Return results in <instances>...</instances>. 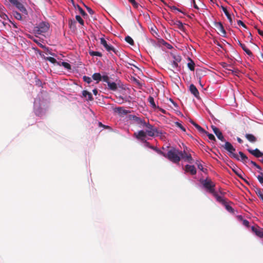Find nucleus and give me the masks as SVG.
I'll list each match as a JSON object with an SVG mask.
<instances>
[{
  "label": "nucleus",
  "mask_w": 263,
  "mask_h": 263,
  "mask_svg": "<svg viewBox=\"0 0 263 263\" xmlns=\"http://www.w3.org/2000/svg\"><path fill=\"white\" fill-rule=\"evenodd\" d=\"M233 171L235 173V174L237 175L238 177H239L240 178L243 179L247 183H248V184L249 183L246 180L243 179V178L242 177L241 172L240 170H238V169L233 168Z\"/></svg>",
  "instance_id": "nucleus-28"
},
{
  "label": "nucleus",
  "mask_w": 263,
  "mask_h": 263,
  "mask_svg": "<svg viewBox=\"0 0 263 263\" xmlns=\"http://www.w3.org/2000/svg\"><path fill=\"white\" fill-rule=\"evenodd\" d=\"M171 25H176L178 29L182 31H184L185 28L182 23L180 21H172Z\"/></svg>",
  "instance_id": "nucleus-18"
},
{
  "label": "nucleus",
  "mask_w": 263,
  "mask_h": 263,
  "mask_svg": "<svg viewBox=\"0 0 263 263\" xmlns=\"http://www.w3.org/2000/svg\"><path fill=\"white\" fill-rule=\"evenodd\" d=\"M60 65L63 66L65 68H66L67 70H70L71 69V65L65 62H61V64H59Z\"/></svg>",
  "instance_id": "nucleus-33"
},
{
  "label": "nucleus",
  "mask_w": 263,
  "mask_h": 263,
  "mask_svg": "<svg viewBox=\"0 0 263 263\" xmlns=\"http://www.w3.org/2000/svg\"><path fill=\"white\" fill-rule=\"evenodd\" d=\"M225 69L226 70H229V71H231L232 73H234L235 75H236V73H237V70H231V69H229V68H228V67H226Z\"/></svg>",
  "instance_id": "nucleus-53"
},
{
  "label": "nucleus",
  "mask_w": 263,
  "mask_h": 263,
  "mask_svg": "<svg viewBox=\"0 0 263 263\" xmlns=\"http://www.w3.org/2000/svg\"><path fill=\"white\" fill-rule=\"evenodd\" d=\"M176 126L180 128L182 130L185 132V128L182 125V124L178 122H176L175 123Z\"/></svg>",
  "instance_id": "nucleus-45"
},
{
  "label": "nucleus",
  "mask_w": 263,
  "mask_h": 263,
  "mask_svg": "<svg viewBox=\"0 0 263 263\" xmlns=\"http://www.w3.org/2000/svg\"><path fill=\"white\" fill-rule=\"evenodd\" d=\"M258 34L261 35V36H263V31L262 30H261L260 29H258Z\"/></svg>",
  "instance_id": "nucleus-57"
},
{
  "label": "nucleus",
  "mask_w": 263,
  "mask_h": 263,
  "mask_svg": "<svg viewBox=\"0 0 263 263\" xmlns=\"http://www.w3.org/2000/svg\"><path fill=\"white\" fill-rule=\"evenodd\" d=\"M249 162H250V163H251L252 164H253L254 166L256 167L257 165H258L254 161H249Z\"/></svg>",
  "instance_id": "nucleus-56"
},
{
  "label": "nucleus",
  "mask_w": 263,
  "mask_h": 263,
  "mask_svg": "<svg viewBox=\"0 0 263 263\" xmlns=\"http://www.w3.org/2000/svg\"><path fill=\"white\" fill-rule=\"evenodd\" d=\"M181 157L190 163L193 162V159L191 154H188L185 150L183 151V152H181V154H180V158Z\"/></svg>",
  "instance_id": "nucleus-12"
},
{
  "label": "nucleus",
  "mask_w": 263,
  "mask_h": 263,
  "mask_svg": "<svg viewBox=\"0 0 263 263\" xmlns=\"http://www.w3.org/2000/svg\"><path fill=\"white\" fill-rule=\"evenodd\" d=\"M251 230L259 238H263V230L258 226H252Z\"/></svg>",
  "instance_id": "nucleus-10"
},
{
  "label": "nucleus",
  "mask_w": 263,
  "mask_h": 263,
  "mask_svg": "<svg viewBox=\"0 0 263 263\" xmlns=\"http://www.w3.org/2000/svg\"><path fill=\"white\" fill-rule=\"evenodd\" d=\"M156 108H157L158 109H159V110H160V111H161L162 113L163 114H166V110H165L164 109L159 107V106H158Z\"/></svg>",
  "instance_id": "nucleus-54"
},
{
  "label": "nucleus",
  "mask_w": 263,
  "mask_h": 263,
  "mask_svg": "<svg viewBox=\"0 0 263 263\" xmlns=\"http://www.w3.org/2000/svg\"><path fill=\"white\" fill-rule=\"evenodd\" d=\"M260 175H258L257 177V178L259 182L260 183L263 184V173L260 172Z\"/></svg>",
  "instance_id": "nucleus-43"
},
{
  "label": "nucleus",
  "mask_w": 263,
  "mask_h": 263,
  "mask_svg": "<svg viewBox=\"0 0 263 263\" xmlns=\"http://www.w3.org/2000/svg\"><path fill=\"white\" fill-rule=\"evenodd\" d=\"M211 127H212V129L213 132L216 135V136L217 137V138L222 142L225 141V139H224V137L223 136L222 133L219 129V128L214 125H212Z\"/></svg>",
  "instance_id": "nucleus-9"
},
{
  "label": "nucleus",
  "mask_w": 263,
  "mask_h": 263,
  "mask_svg": "<svg viewBox=\"0 0 263 263\" xmlns=\"http://www.w3.org/2000/svg\"><path fill=\"white\" fill-rule=\"evenodd\" d=\"M195 127L198 130V132L200 134H203L204 133H206V131L199 125H196Z\"/></svg>",
  "instance_id": "nucleus-35"
},
{
  "label": "nucleus",
  "mask_w": 263,
  "mask_h": 263,
  "mask_svg": "<svg viewBox=\"0 0 263 263\" xmlns=\"http://www.w3.org/2000/svg\"><path fill=\"white\" fill-rule=\"evenodd\" d=\"M3 18L6 19V17H8L7 15L5 14H3L1 16Z\"/></svg>",
  "instance_id": "nucleus-62"
},
{
  "label": "nucleus",
  "mask_w": 263,
  "mask_h": 263,
  "mask_svg": "<svg viewBox=\"0 0 263 263\" xmlns=\"http://www.w3.org/2000/svg\"><path fill=\"white\" fill-rule=\"evenodd\" d=\"M133 120L137 124L140 125V127H144V125H146V122L144 120L139 118L136 116L133 117Z\"/></svg>",
  "instance_id": "nucleus-14"
},
{
  "label": "nucleus",
  "mask_w": 263,
  "mask_h": 263,
  "mask_svg": "<svg viewBox=\"0 0 263 263\" xmlns=\"http://www.w3.org/2000/svg\"><path fill=\"white\" fill-rule=\"evenodd\" d=\"M185 171L190 173L191 175H195L197 173L196 169L194 165L187 164L185 166Z\"/></svg>",
  "instance_id": "nucleus-13"
},
{
  "label": "nucleus",
  "mask_w": 263,
  "mask_h": 263,
  "mask_svg": "<svg viewBox=\"0 0 263 263\" xmlns=\"http://www.w3.org/2000/svg\"><path fill=\"white\" fill-rule=\"evenodd\" d=\"M245 137L251 143H255L257 141V138L252 134H246Z\"/></svg>",
  "instance_id": "nucleus-20"
},
{
  "label": "nucleus",
  "mask_w": 263,
  "mask_h": 263,
  "mask_svg": "<svg viewBox=\"0 0 263 263\" xmlns=\"http://www.w3.org/2000/svg\"><path fill=\"white\" fill-rule=\"evenodd\" d=\"M254 190L257 196L263 201V193L261 189L258 187L254 186Z\"/></svg>",
  "instance_id": "nucleus-19"
},
{
  "label": "nucleus",
  "mask_w": 263,
  "mask_h": 263,
  "mask_svg": "<svg viewBox=\"0 0 263 263\" xmlns=\"http://www.w3.org/2000/svg\"><path fill=\"white\" fill-rule=\"evenodd\" d=\"M188 60L189 61V62L187 64L188 68L190 70L194 71L195 65L194 62L190 58H188Z\"/></svg>",
  "instance_id": "nucleus-25"
},
{
  "label": "nucleus",
  "mask_w": 263,
  "mask_h": 263,
  "mask_svg": "<svg viewBox=\"0 0 263 263\" xmlns=\"http://www.w3.org/2000/svg\"><path fill=\"white\" fill-rule=\"evenodd\" d=\"M214 27L218 30V33L223 36H225L226 34V31L224 29V27L221 22H214Z\"/></svg>",
  "instance_id": "nucleus-6"
},
{
  "label": "nucleus",
  "mask_w": 263,
  "mask_h": 263,
  "mask_svg": "<svg viewBox=\"0 0 263 263\" xmlns=\"http://www.w3.org/2000/svg\"><path fill=\"white\" fill-rule=\"evenodd\" d=\"M125 40L126 42H127L128 44H129L130 45H134V42L132 38L130 37L129 36H127L125 38Z\"/></svg>",
  "instance_id": "nucleus-36"
},
{
  "label": "nucleus",
  "mask_w": 263,
  "mask_h": 263,
  "mask_svg": "<svg viewBox=\"0 0 263 263\" xmlns=\"http://www.w3.org/2000/svg\"><path fill=\"white\" fill-rule=\"evenodd\" d=\"M239 154L241 157V160L239 159V160L241 161L243 163L249 162L248 157L244 153L242 152H239Z\"/></svg>",
  "instance_id": "nucleus-24"
},
{
  "label": "nucleus",
  "mask_w": 263,
  "mask_h": 263,
  "mask_svg": "<svg viewBox=\"0 0 263 263\" xmlns=\"http://www.w3.org/2000/svg\"><path fill=\"white\" fill-rule=\"evenodd\" d=\"M45 59L47 60V61H49L50 62L53 63V64H55L57 63V60L55 59H54V58L53 57H46L45 58Z\"/></svg>",
  "instance_id": "nucleus-41"
},
{
  "label": "nucleus",
  "mask_w": 263,
  "mask_h": 263,
  "mask_svg": "<svg viewBox=\"0 0 263 263\" xmlns=\"http://www.w3.org/2000/svg\"><path fill=\"white\" fill-rule=\"evenodd\" d=\"M49 29V23L42 22L40 23L38 26H35L33 28V31L35 33L41 34L42 33H45L48 31Z\"/></svg>",
  "instance_id": "nucleus-3"
},
{
  "label": "nucleus",
  "mask_w": 263,
  "mask_h": 263,
  "mask_svg": "<svg viewBox=\"0 0 263 263\" xmlns=\"http://www.w3.org/2000/svg\"><path fill=\"white\" fill-rule=\"evenodd\" d=\"M226 151H227L229 153L230 157L232 158H234L237 160H239V158L237 154H235L234 152H235V148L233 147L232 144L229 142H226L224 145H222Z\"/></svg>",
  "instance_id": "nucleus-4"
},
{
  "label": "nucleus",
  "mask_w": 263,
  "mask_h": 263,
  "mask_svg": "<svg viewBox=\"0 0 263 263\" xmlns=\"http://www.w3.org/2000/svg\"><path fill=\"white\" fill-rule=\"evenodd\" d=\"M88 12L90 14H93L94 13V11L89 7L85 6Z\"/></svg>",
  "instance_id": "nucleus-51"
},
{
  "label": "nucleus",
  "mask_w": 263,
  "mask_h": 263,
  "mask_svg": "<svg viewBox=\"0 0 263 263\" xmlns=\"http://www.w3.org/2000/svg\"><path fill=\"white\" fill-rule=\"evenodd\" d=\"M190 91L196 98H199V92L196 87L194 84H192L190 85Z\"/></svg>",
  "instance_id": "nucleus-17"
},
{
  "label": "nucleus",
  "mask_w": 263,
  "mask_h": 263,
  "mask_svg": "<svg viewBox=\"0 0 263 263\" xmlns=\"http://www.w3.org/2000/svg\"><path fill=\"white\" fill-rule=\"evenodd\" d=\"M171 67L174 69L176 70L177 71H180V68L178 66V64L176 63V62H175L174 61L171 62Z\"/></svg>",
  "instance_id": "nucleus-32"
},
{
  "label": "nucleus",
  "mask_w": 263,
  "mask_h": 263,
  "mask_svg": "<svg viewBox=\"0 0 263 263\" xmlns=\"http://www.w3.org/2000/svg\"><path fill=\"white\" fill-rule=\"evenodd\" d=\"M213 196L216 198L217 201L222 204H226L225 199L221 196L218 195V194L215 192L212 194Z\"/></svg>",
  "instance_id": "nucleus-21"
},
{
  "label": "nucleus",
  "mask_w": 263,
  "mask_h": 263,
  "mask_svg": "<svg viewBox=\"0 0 263 263\" xmlns=\"http://www.w3.org/2000/svg\"><path fill=\"white\" fill-rule=\"evenodd\" d=\"M146 133L144 130H140L138 132H136L134 134V136L137 139L140 140L142 141H144L145 138L146 136Z\"/></svg>",
  "instance_id": "nucleus-11"
},
{
  "label": "nucleus",
  "mask_w": 263,
  "mask_h": 263,
  "mask_svg": "<svg viewBox=\"0 0 263 263\" xmlns=\"http://www.w3.org/2000/svg\"><path fill=\"white\" fill-rule=\"evenodd\" d=\"M200 182L209 193L213 194L215 192V184L211 180V179L208 178L205 179H201L200 180Z\"/></svg>",
  "instance_id": "nucleus-2"
},
{
  "label": "nucleus",
  "mask_w": 263,
  "mask_h": 263,
  "mask_svg": "<svg viewBox=\"0 0 263 263\" xmlns=\"http://www.w3.org/2000/svg\"><path fill=\"white\" fill-rule=\"evenodd\" d=\"M148 147L151 149H153L157 153H158L159 155H162L163 156L164 155V153L162 151L158 148L157 147L154 146H148Z\"/></svg>",
  "instance_id": "nucleus-31"
},
{
  "label": "nucleus",
  "mask_w": 263,
  "mask_h": 263,
  "mask_svg": "<svg viewBox=\"0 0 263 263\" xmlns=\"http://www.w3.org/2000/svg\"><path fill=\"white\" fill-rule=\"evenodd\" d=\"M82 95L83 97L85 98L87 97V100L88 101H92L93 99L91 93L90 92L87 91V90H83L82 92Z\"/></svg>",
  "instance_id": "nucleus-23"
},
{
  "label": "nucleus",
  "mask_w": 263,
  "mask_h": 263,
  "mask_svg": "<svg viewBox=\"0 0 263 263\" xmlns=\"http://www.w3.org/2000/svg\"><path fill=\"white\" fill-rule=\"evenodd\" d=\"M237 140L238 141V143H242L243 142V141L242 139H241L239 137H237Z\"/></svg>",
  "instance_id": "nucleus-59"
},
{
  "label": "nucleus",
  "mask_w": 263,
  "mask_h": 263,
  "mask_svg": "<svg viewBox=\"0 0 263 263\" xmlns=\"http://www.w3.org/2000/svg\"><path fill=\"white\" fill-rule=\"evenodd\" d=\"M77 7H78V9L79 12L83 16H85L87 15V13L79 5H78Z\"/></svg>",
  "instance_id": "nucleus-39"
},
{
  "label": "nucleus",
  "mask_w": 263,
  "mask_h": 263,
  "mask_svg": "<svg viewBox=\"0 0 263 263\" xmlns=\"http://www.w3.org/2000/svg\"><path fill=\"white\" fill-rule=\"evenodd\" d=\"M238 219L242 222V224L247 227H249V222L246 219H244L241 215L237 216Z\"/></svg>",
  "instance_id": "nucleus-29"
},
{
  "label": "nucleus",
  "mask_w": 263,
  "mask_h": 263,
  "mask_svg": "<svg viewBox=\"0 0 263 263\" xmlns=\"http://www.w3.org/2000/svg\"><path fill=\"white\" fill-rule=\"evenodd\" d=\"M174 61L176 62L177 64H178L179 62L181 61V57L179 56L178 57H174Z\"/></svg>",
  "instance_id": "nucleus-49"
},
{
  "label": "nucleus",
  "mask_w": 263,
  "mask_h": 263,
  "mask_svg": "<svg viewBox=\"0 0 263 263\" xmlns=\"http://www.w3.org/2000/svg\"><path fill=\"white\" fill-rule=\"evenodd\" d=\"M108 88L111 90H116L117 86L115 82H110V81L107 83Z\"/></svg>",
  "instance_id": "nucleus-27"
},
{
  "label": "nucleus",
  "mask_w": 263,
  "mask_h": 263,
  "mask_svg": "<svg viewBox=\"0 0 263 263\" xmlns=\"http://www.w3.org/2000/svg\"><path fill=\"white\" fill-rule=\"evenodd\" d=\"M196 163L197 165L198 168L199 170H200L201 171H202L203 172H204V171L206 170V169L204 168V167H203V165L201 163H200L198 161H197L196 162Z\"/></svg>",
  "instance_id": "nucleus-44"
},
{
  "label": "nucleus",
  "mask_w": 263,
  "mask_h": 263,
  "mask_svg": "<svg viewBox=\"0 0 263 263\" xmlns=\"http://www.w3.org/2000/svg\"><path fill=\"white\" fill-rule=\"evenodd\" d=\"M237 24L239 25V26H242L243 27L246 28H247V26L246 25L244 24V23L243 22H242L240 20H238L237 21Z\"/></svg>",
  "instance_id": "nucleus-48"
},
{
  "label": "nucleus",
  "mask_w": 263,
  "mask_h": 263,
  "mask_svg": "<svg viewBox=\"0 0 263 263\" xmlns=\"http://www.w3.org/2000/svg\"><path fill=\"white\" fill-rule=\"evenodd\" d=\"M83 79L84 82H85L88 84H90L92 81L91 78L90 77H87L86 76H85L83 77Z\"/></svg>",
  "instance_id": "nucleus-42"
},
{
  "label": "nucleus",
  "mask_w": 263,
  "mask_h": 263,
  "mask_svg": "<svg viewBox=\"0 0 263 263\" xmlns=\"http://www.w3.org/2000/svg\"><path fill=\"white\" fill-rule=\"evenodd\" d=\"M193 4H194L193 5H194V8L196 9H198L199 8H198V6L196 5V3L195 2V0H193Z\"/></svg>",
  "instance_id": "nucleus-55"
},
{
  "label": "nucleus",
  "mask_w": 263,
  "mask_h": 263,
  "mask_svg": "<svg viewBox=\"0 0 263 263\" xmlns=\"http://www.w3.org/2000/svg\"><path fill=\"white\" fill-rule=\"evenodd\" d=\"M238 44L242 48L243 50L250 57H253V54L251 51L244 44H242L240 41H237Z\"/></svg>",
  "instance_id": "nucleus-16"
},
{
  "label": "nucleus",
  "mask_w": 263,
  "mask_h": 263,
  "mask_svg": "<svg viewBox=\"0 0 263 263\" xmlns=\"http://www.w3.org/2000/svg\"><path fill=\"white\" fill-rule=\"evenodd\" d=\"M146 145L148 147V146H151L149 142H147L146 141H144Z\"/></svg>",
  "instance_id": "nucleus-64"
},
{
  "label": "nucleus",
  "mask_w": 263,
  "mask_h": 263,
  "mask_svg": "<svg viewBox=\"0 0 263 263\" xmlns=\"http://www.w3.org/2000/svg\"><path fill=\"white\" fill-rule=\"evenodd\" d=\"M203 135H206L210 140L216 141L215 137L213 134H210L206 131V133L203 134Z\"/></svg>",
  "instance_id": "nucleus-37"
},
{
  "label": "nucleus",
  "mask_w": 263,
  "mask_h": 263,
  "mask_svg": "<svg viewBox=\"0 0 263 263\" xmlns=\"http://www.w3.org/2000/svg\"><path fill=\"white\" fill-rule=\"evenodd\" d=\"M92 92H93V94H94L95 95H96V96L98 94V90H97V89H94L92 90Z\"/></svg>",
  "instance_id": "nucleus-60"
},
{
  "label": "nucleus",
  "mask_w": 263,
  "mask_h": 263,
  "mask_svg": "<svg viewBox=\"0 0 263 263\" xmlns=\"http://www.w3.org/2000/svg\"><path fill=\"white\" fill-rule=\"evenodd\" d=\"M196 74L199 75H202L203 73H205V71L200 69H196Z\"/></svg>",
  "instance_id": "nucleus-47"
},
{
  "label": "nucleus",
  "mask_w": 263,
  "mask_h": 263,
  "mask_svg": "<svg viewBox=\"0 0 263 263\" xmlns=\"http://www.w3.org/2000/svg\"><path fill=\"white\" fill-rule=\"evenodd\" d=\"M190 123L191 124H192L195 127V125H197L198 124H197L195 122H194L193 120H190Z\"/></svg>",
  "instance_id": "nucleus-58"
},
{
  "label": "nucleus",
  "mask_w": 263,
  "mask_h": 263,
  "mask_svg": "<svg viewBox=\"0 0 263 263\" xmlns=\"http://www.w3.org/2000/svg\"><path fill=\"white\" fill-rule=\"evenodd\" d=\"M170 101L172 102V103L174 104V105L175 106H177V104H176L175 102H174V101H173V100H172V99H170Z\"/></svg>",
  "instance_id": "nucleus-63"
},
{
  "label": "nucleus",
  "mask_w": 263,
  "mask_h": 263,
  "mask_svg": "<svg viewBox=\"0 0 263 263\" xmlns=\"http://www.w3.org/2000/svg\"><path fill=\"white\" fill-rule=\"evenodd\" d=\"M15 17L17 20H21V18H22L21 14L20 13H18V12H16L15 13Z\"/></svg>",
  "instance_id": "nucleus-50"
},
{
  "label": "nucleus",
  "mask_w": 263,
  "mask_h": 263,
  "mask_svg": "<svg viewBox=\"0 0 263 263\" xmlns=\"http://www.w3.org/2000/svg\"><path fill=\"white\" fill-rule=\"evenodd\" d=\"M76 19L81 25H84V22L80 15H76Z\"/></svg>",
  "instance_id": "nucleus-40"
},
{
  "label": "nucleus",
  "mask_w": 263,
  "mask_h": 263,
  "mask_svg": "<svg viewBox=\"0 0 263 263\" xmlns=\"http://www.w3.org/2000/svg\"><path fill=\"white\" fill-rule=\"evenodd\" d=\"M144 127L147 128L145 132L148 136L154 137L155 136V132H156V130L152 125L150 124L149 122H146V125H144Z\"/></svg>",
  "instance_id": "nucleus-7"
},
{
  "label": "nucleus",
  "mask_w": 263,
  "mask_h": 263,
  "mask_svg": "<svg viewBox=\"0 0 263 263\" xmlns=\"http://www.w3.org/2000/svg\"><path fill=\"white\" fill-rule=\"evenodd\" d=\"M248 151L250 154L255 157L259 158L263 156V153H262L258 148H256L255 149H248Z\"/></svg>",
  "instance_id": "nucleus-15"
},
{
  "label": "nucleus",
  "mask_w": 263,
  "mask_h": 263,
  "mask_svg": "<svg viewBox=\"0 0 263 263\" xmlns=\"http://www.w3.org/2000/svg\"><path fill=\"white\" fill-rule=\"evenodd\" d=\"M170 8L172 10H176L177 9V8L175 6H171Z\"/></svg>",
  "instance_id": "nucleus-61"
},
{
  "label": "nucleus",
  "mask_w": 263,
  "mask_h": 263,
  "mask_svg": "<svg viewBox=\"0 0 263 263\" xmlns=\"http://www.w3.org/2000/svg\"><path fill=\"white\" fill-rule=\"evenodd\" d=\"M92 78L94 80L97 81V83H98L102 80V76L100 73H95L92 76Z\"/></svg>",
  "instance_id": "nucleus-26"
},
{
  "label": "nucleus",
  "mask_w": 263,
  "mask_h": 263,
  "mask_svg": "<svg viewBox=\"0 0 263 263\" xmlns=\"http://www.w3.org/2000/svg\"><path fill=\"white\" fill-rule=\"evenodd\" d=\"M89 53L91 56H98L100 57L102 56V54L98 51H89Z\"/></svg>",
  "instance_id": "nucleus-34"
},
{
  "label": "nucleus",
  "mask_w": 263,
  "mask_h": 263,
  "mask_svg": "<svg viewBox=\"0 0 263 263\" xmlns=\"http://www.w3.org/2000/svg\"><path fill=\"white\" fill-rule=\"evenodd\" d=\"M224 204L225 205L226 209H227V210L228 211H229V212L232 213H233L234 212V210L233 209V208L231 206H230V205L228 204L226 202V204Z\"/></svg>",
  "instance_id": "nucleus-38"
},
{
  "label": "nucleus",
  "mask_w": 263,
  "mask_h": 263,
  "mask_svg": "<svg viewBox=\"0 0 263 263\" xmlns=\"http://www.w3.org/2000/svg\"><path fill=\"white\" fill-rule=\"evenodd\" d=\"M181 151H179L178 149L172 147L170 149L167 154L164 153L163 157L167 158L170 161L175 163H178L180 161V154Z\"/></svg>",
  "instance_id": "nucleus-1"
},
{
  "label": "nucleus",
  "mask_w": 263,
  "mask_h": 263,
  "mask_svg": "<svg viewBox=\"0 0 263 263\" xmlns=\"http://www.w3.org/2000/svg\"><path fill=\"white\" fill-rule=\"evenodd\" d=\"M221 8L224 13L225 15L227 16L228 19L229 20L230 23L232 24L233 23L232 17L230 14L229 13L227 9L224 6H221Z\"/></svg>",
  "instance_id": "nucleus-22"
},
{
  "label": "nucleus",
  "mask_w": 263,
  "mask_h": 263,
  "mask_svg": "<svg viewBox=\"0 0 263 263\" xmlns=\"http://www.w3.org/2000/svg\"><path fill=\"white\" fill-rule=\"evenodd\" d=\"M10 3L15 5L22 12L25 13L27 12V10L24 5L17 0H12Z\"/></svg>",
  "instance_id": "nucleus-8"
},
{
  "label": "nucleus",
  "mask_w": 263,
  "mask_h": 263,
  "mask_svg": "<svg viewBox=\"0 0 263 263\" xmlns=\"http://www.w3.org/2000/svg\"><path fill=\"white\" fill-rule=\"evenodd\" d=\"M133 6L135 8H138L139 7V4L135 1L133 3H132Z\"/></svg>",
  "instance_id": "nucleus-52"
},
{
  "label": "nucleus",
  "mask_w": 263,
  "mask_h": 263,
  "mask_svg": "<svg viewBox=\"0 0 263 263\" xmlns=\"http://www.w3.org/2000/svg\"><path fill=\"white\" fill-rule=\"evenodd\" d=\"M101 44L102 45L106 50L108 51H112L116 54H118V51L113 46L107 44L106 41L103 37L100 39Z\"/></svg>",
  "instance_id": "nucleus-5"
},
{
  "label": "nucleus",
  "mask_w": 263,
  "mask_h": 263,
  "mask_svg": "<svg viewBox=\"0 0 263 263\" xmlns=\"http://www.w3.org/2000/svg\"><path fill=\"white\" fill-rule=\"evenodd\" d=\"M148 102L149 103V104H151V106L153 108H156L158 106H156L155 103V101H154V99L153 97L152 96H149V97L148 98Z\"/></svg>",
  "instance_id": "nucleus-30"
},
{
  "label": "nucleus",
  "mask_w": 263,
  "mask_h": 263,
  "mask_svg": "<svg viewBox=\"0 0 263 263\" xmlns=\"http://www.w3.org/2000/svg\"><path fill=\"white\" fill-rule=\"evenodd\" d=\"M102 80L107 83L109 82V77L107 76H102Z\"/></svg>",
  "instance_id": "nucleus-46"
}]
</instances>
